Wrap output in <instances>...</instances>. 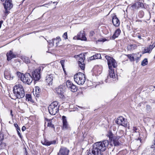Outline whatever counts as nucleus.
<instances>
[{"label": "nucleus", "mask_w": 155, "mask_h": 155, "mask_svg": "<svg viewBox=\"0 0 155 155\" xmlns=\"http://www.w3.org/2000/svg\"><path fill=\"white\" fill-rule=\"evenodd\" d=\"M108 144L107 140L96 142L93 144L91 152H88L87 155H103L102 152L106 150Z\"/></svg>", "instance_id": "obj_1"}, {"label": "nucleus", "mask_w": 155, "mask_h": 155, "mask_svg": "<svg viewBox=\"0 0 155 155\" xmlns=\"http://www.w3.org/2000/svg\"><path fill=\"white\" fill-rule=\"evenodd\" d=\"M13 92L15 95L18 99L22 98L25 96L24 88L21 84H16L14 86Z\"/></svg>", "instance_id": "obj_2"}, {"label": "nucleus", "mask_w": 155, "mask_h": 155, "mask_svg": "<svg viewBox=\"0 0 155 155\" xmlns=\"http://www.w3.org/2000/svg\"><path fill=\"white\" fill-rule=\"evenodd\" d=\"M58 102L55 101L52 103L48 107L49 112L51 115H55L59 111Z\"/></svg>", "instance_id": "obj_3"}, {"label": "nucleus", "mask_w": 155, "mask_h": 155, "mask_svg": "<svg viewBox=\"0 0 155 155\" xmlns=\"http://www.w3.org/2000/svg\"><path fill=\"white\" fill-rule=\"evenodd\" d=\"M74 79L75 81L79 85L83 84L86 80L84 74L80 72L74 75Z\"/></svg>", "instance_id": "obj_4"}, {"label": "nucleus", "mask_w": 155, "mask_h": 155, "mask_svg": "<svg viewBox=\"0 0 155 155\" xmlns=\"http://www.w3.org/2000/svg\"><path fill=\"white\" fill-rule=\"evenodd\" d=\"M105 57L107 60L109 69L115 68L116 67L117 63L114 58L108 55L106 56Z\"/></svg>", "instance_id": "obj_5"}, {"label": "nucleus", "mask_w": 155, "mask_h": 155, "mask_svg": "<svg viewBox=\"0 0 155 155\" xmlns=\"http://www.w3.org/2000/svg\"><path fill=\"white\" fill-rule=\"evenodd\" d=\"M4 8L5 9L4 12L5 16L10 12L8 10H10L13 7L11 0H6L5 3H3Z\"/></svg>", "instance_id": "obj_6"}, {"label": "nucleus", "mask_w": 155, "mask_h": 155, "mask_svg": "<svg viewBox=\"0 0 155 155\" xmlns=\"http://www.w3.org/2000/svg\"><path fill=\"white\" fill-rule=\"evenodd\" d=\"M115 122L117 124L121 125L125 127H127L128 123L127 119L122 116L118 117L115 120Z\"/></svg>", "instance_id": "obj_7"}, {"label": "nucleus", "mask_w": 155, "mask_h": 155, "mask_svg": "<svg viewBox=\"0 0 155 155\" xmlns=\"http://www.w3.org/2000/svg\"><path fill=\"white\" fill-rule=\"evenodd\" d=\"M33 78L29 73L24 74L21 81L24 83L28 84H30L32 82Z\"/></svg>", "instance_id": "obj_8"}, {"label": "nucleus", "mask_w": 155, "mask_h": 155, "mask_svg": "<svg viewBox=\"0 0 155 155\" xmlns=\"http://www.w3.org/2000/svg\"><path fill=\"white\" fill-rule=\"evenodd\" d=\"M41 71V68L39 67L32 72V78L35 81H38L40 79Z\"/></svg>", "instance_id": "obj_9"}, {"label": "nucleus", "mask_w": 155, "mask_h": 155, "mask_svg": "<svg viewBox=\"0 0 155 155\" xmlns=\"http://www.w3.org/2000/svg\"><path fill=\"white\" fill-rule=\"evenodd\" d=\"M78 64L79 66L82 70H84L85 68L84 61L85 60V55L84 54H80L78 55Z\"/></svg>", "instance_id": "obj_10"}, {"label": "nucleus", "mask_w": 155, "mask_h": 155, "mask_svg": "<svg viewBox=\"0 0 155 155\" xmlns=\"http://www.w3.org/2000/svg\"><path fill=\"white\" fill-rule=\"evenodd\" d=\"M66 85L69 89L73 92H76L78 89V87L69 80L67 81Z\"/></svg>", "instance_id": "obj_11"}, {"label": "nucleus", "mask_w": 155, "mask_h": 155, "mask_svg": "<svg viewBox=\"0 0 155 155\" xmlns=\"http://www.w3.org/2000/svg\"><path fill=\"white\" fill-rule=\"evenodd\" d=\"M69 150L67 148L62 147L60 149L58 155H68Z\"/></svg>", "instance_id": "obj_12"}, {"label": "nucleus", "mask_w": 155, "mask_h": 155, "mask_svg": "<svg viewBox=\"0 0 155 155\" xmlns=\"http://www.w3.org/2000/svg\"><path fill=\"white\" fill-rule=\"evenodd\" d=\"M61 41V39L60 37H57L56 38L53 39L51 41L49 40V41H47V42L49 43V42L50 44H51L52 46H54V44L55 43L56 46H57L58 45V43Z\"/></svg>", "instance_id": "obj_13"}, {"label": "nucleus", "mask_w": 155, "mask_h": 155, "mask_svg": "<svg viewBox=\"0 0 155 155\" xmlns=\"http://www.w3.org/2000/svg\"><path fill=\"white\" fill-rule=\"evenodd\" d=\"M62 119L63 121L62 129L63 130L69 129L70 127L67 121L66 117L64 116H63Z\"/></svg>", "instance_id": "obj_14"}, {"label": "nucleus", "mask_w": 155, "mask_h": 155, "mask_svg": "<svg viewBox=\"0 0 155 155\" xmlns=\"http://www.w3.org/2000/svg\"><path fill=\"white\" fill-rule=\"evenodd\" d=\"M53 78V74H50L47 76L46 77V82L49 85H51L52 84V81Z\"/></svg>", "instance_id": "obj_15"}, {"label": "nucleus", "mask_w": 155, "mask_h": 155, "mask_svg": "<svg viewBox=\"0 0 155 155\" xmlns=\"http://www.w3.org/2000/svg\"><path fill=\"white\" fill-rule=\"evenodd\" d=\"M131 7L133 8H138L140 7L144 8L143 3L139 2H135L131 6Z\"/></svg>", "instance_id": "obj_16"}, {"label": "nucleus", "mask_w": 155, "mask_h": 155, "mask_svg": "<svg viewBox=\"0 0 155 155\" xmlns=\"http://www.w3.org/2000/svg\"><path fill=\"white\" fill-rule=\"evenodd\" d=\"M7 60L8 61L11 60L12 59L15 58L16 55L13 53L12 51L10 50L9 52H7L6 54Z\"/></svg>", "instance_id": "obj_17"}, {"label": "nucleus", "mask_w": 155, "mask_h": 155, "mask_svg": "<svg viewBox=\"0 0 155 155\" xmlns=\"http://www.w3.org/2000/svg\"><path fill=\"white\" fill-rule=\"evenodd\" d=\"M112 21L114 25L115 26H118L120 24V21L119 19L116 15L113 17Z\"/></svg>", "instance_id": "obj_18"}, {"label": "nucleus", "mask_w": 155, "mask_h": 155, "mask_svg": "<svg viewBox=\"0 0 155 155\" xmlns=\"http://www.w3.org/2000/svg\"><path fill=\"white\" fill-rule=\"evenodd\" d=\"M119 138L117 137H115L113 139L110 141L111 144H113L114 146H117L120 145V143L119 141Z\"/></svg>", "instance_id": "obj_19"}, {"label": "nucleus", "mask_w": 155, "mask_h": 155, "mask_svg": "<svg viewBox=\"0 0 155 155\" xmlns=\"http://www.w3.org/2000/svg\"><path fill=\"white\" fill-rule=\"evenodd\" d=\"M109 77L113 79V81H115L117 79V77L115 75L114 69L113 68L109 69Z\"/></svg>", "instance_id": "obj_20"}, {"label": "nucleus", "mask_w": 155, "mask_h": 155, "mask_svg": "<svg viewBox=\"0 0 155 155\" xmlns=\"http://www.w3.org/2000/svg\"><path fill=\"white\" fill-rule=\"evenodd\" d=\"M56 140L49 141L46 140H45L43 142H42V144L46 146H50L51 144H55L56 143Z\"/></svg>", "instance_id": "obj_21"}, {"label": "nucleus", "mask_w": 155, "mask_h": 155, "mask_svg": "<svg viewBox=\"0 0 155 155\" xmlns=\"http://www.w3.org/2000/svg\"><path fill=\"white\" fill-rule=\"evenodd\" d=\"M120 32L121 31L120 29L118 28L116 29L115 31L114 34L112 36L110 37V38L111 39L114 40L116 38L118 37L120 35Z\"/></svg>", "instance_id": "obj_22"}, {"label": "nucleus", "mask_w": 155, "mask_h": 155, "mask_svg": "<svg viewBox=\"0 0 155 155\" xmlns=\"http://www.w3.org/2000/svg\"><path fill=\"white\" fill-rule=\"evenodd\" d=\"M4 76L5 78L7 80H10L13 78V77L11 76L10 72L8 70L4 72Z\"/></svg>", "instance_id": "obj_23"}, {"label": "nucleus", "mask_w": 155, "mask_h": 155, "mask_svg": "<svg viewBox=\"0 0 155 155\" xmlns=\"http://www.w3.org/2000/svg\"><path fill=\"white\" fill-rule=\"evenodd\" d=\"M55 91L57 94L61 96L63 95L64 90L63 87L59 86L58 87L56 88Z\"/></svg>", "instance_id": "obj_24"}, {"label": "nucleus", "mask_w": 155, "mask_h": 155, "mask_svg": "<svg viewBox=\"0 0 155 155\" xmlns=\"http://www.w3.org/2000/svg\"><path fill=\"white\" fill-rule=\"evenodd\" d=\"M136 54H125V55L127 56L128 58L129 59L130 61L131 62L134 61V56L136 57Z\"/></svg>", "instance_id": "obj_25"}, {"label": "nucleus", "mask_w": 155, "mask_h": 155, "mask_svg": "<svg viewBox=\"0 0 155 155\" xmlns=\"http://www.w3.org/2000/svg\"><path fill=\"white\" fill-rule=\"evenodd\" d=\"M101 58V55L100 54H96L90 58L91 60L100 59Z\"/></svg>", "instance_id": "obj_26"}, {"label": "nucleus", "mask_w": 155, "mask_h": 155, "mask_svg": "<svg viewBox=\"0 0 155 155\" xmlns=\"http://www.w3.org/2000/svg\"><path fill=\"white\" fill-rule=\"evenodd\" d=\"M25 97L26 100L28 101H30L31 103H33L34 101L32 99L31 96V94H26L25 95Z\"/></svg>", "instance_id": "obj_27"}, {"label": "nucleus", "mask_w": 155, "mask_h": 155, "mask_svg": "<svg viewBox=\"0 0 155 155\" xmlns=\"http://www.w3.org/2000/svg\"><path fill=\"white\" fill-rule=\"evenodd\" d=\"M134 54L136 55H135L136 57L134 56V61L135 60H136L137 63L141 55V54H140L139 53Z\"/></svg>", "instance_id": "obj_28"}, {"label": "nucleus", "mask_w": 155, "mask_h": 155, "mask_svg": "<svg viewBox=\"0 0 155 155\" xmlns=\"http://www.w3.org/2000/svg\"><path fill=\"white\" fill-rule=\"evenodd\" d=\"M107 136L109 137L110 140L111 141L113 139V138L116 137V136H114L113 134L111 132H109L107 134Z\"/></svg>", "instance_id": "obj_29"}, {"label": "nucleus", "mask_w": 155, "mask_h": 155, "mask_svg": "<svg viewBox=\"0 0 155 155\" xmlns=\"http://www.w3.org/2000/svg\"><path fill=\"white\" fill-rule=\"evenodd\" d=\"M107 136L109 137L110 140L111 141L113 139V138L116 137V136H114L113 134L111 132H109L107 134Z\"/></svg>", "instance_id": "obj_30"}, {"label": "nucleus", "mask_w": 155, "mask_h": 155, "mask_svg": "<svg viewBox=\"0 0 155 155\" xmlns=\"http://www.w3.org/2000/svg\"><path fill=\"white\" fill-rule=\"evenodd\" d=\"M135 48V45H130L128 46L127 49L128 50H131L134 49Z\"/></svg>", "instance_id": "obj_31"}, {"label": "nucleus", "mask_w": 155, "mask_h": 155, "mask_svg": "<svg viewBox=\"0 0 155 155\" xmlns=\"http://www.w3.org/2000/svg\"><path fill=\"white\" fill-rule=\"evenodd\" d=\"M24 74L19 72H16L17 77L19 78V79H20L21 80V79H22V76H23Z\"/></svg>", "instance_id": "obj_32"}, {"label": "nucleus", "mask_w": 155, "mask_h": 155, "mask_svg": "<svg viewBox=\"0 0 155 155\" xmlns=\"http://www.w3.org/2000/svg\"><path fill=\"white\" fill-rule=\"evenodd\" d=\"M148 62L147 59L146 58H145V59H144L142 61L141 63V65L142 66H144L146 65H147L148 64Z\"/></svg>", "instance_id": "obj_33"}, {"label": "nucleus", "mask_w": 155, "mask_h": 155, "mask_svg": "<svg viewBox=\"0 0 155 155\" xmlns=\"http://www.w3.org/2000/svg\"><path fill=\"white\" fill-rule=\"evenodd\" d=\"M36 94H37V96L38 95H39V93L41 92V90L39 87H35Z\"/></svg>", "instance_id": "obj_34"}, {"label": "nucleus", "mask_w": 155, "mask_h": 155, "mask_svg": "<svg viewBox=\"0 0 155 155\" xmlns=\"http://www.w3.org/2000/svg\"><path fill=\"white\" fill-rule=\"evenodd\" d=\"M138 15L140 18H143L144 15V12L143 11H140L138 13Z\"/></svg>", "instance_id": "obj_35"}, {"label": "nucleus", "mask_w": 155, "mask_h": 155, "mask_svg": "<svg viewBox=\"0 0 155 155\" xmlns=\"http://www.w3.org/2000/svg\"><path fill=\"white\" fill-rule=\"evenodd\" d=\"M81 35L82 34H81V33L80 34H78L77 36H75L73 38L74 39H77L81 40Z\"/></svg>", "instance_id": "obj_36"}, {"label": "nucleus", "mask_w": 155, "mask_h": 155, "mask_svg": "<svg viewBox=\"0 0 155 155\" xmlns=\"http://www.w3.org/2000/svg\"><path fill=\"white\" fill-rule=\"evenodd\" d=\"M84 32L83 31V33L82 34L81 37V40H84V41H86L87 40V38L84 35Z\"/></svg>", "instance_id": "obj_37"}, {"label": "nucleus", "mask_w": 155, "mask_h": 155, "mask_svg": "<svg viewBox=\"0 0 155 155\" xmlns=\"http://www.w3.org/2000/svg\"><path fill=\"white\" fill-rule=\"evenodd\" d=\"M6 146L5 144L2 142H1L0 145V148L1 149H4Z\"/></svg>", "instance_id": "obj_38"}, {"label": "nucleus", "mask_w": 155, "mask_h": 155, "mask_svg": "<svg viewBox=\"0 0 155 155\" xmlns=\"http://www.w3.org/2000/svg\"><path fill=\"white\" fill-rule=\"evenodd\" d=\"M4 136L3 133L1 131L0 133V142L3 139Z\"/></svg>", "instance_id": "obj_39"}, {"label": "nucleus", "mask_w": 155, "mask_h": 155, "mask_svg": "<svg viewBox=\"0 0 155 155\" xmlns=\"http://www.w3.org/2000/svg\"><path fill=\"white\" fill-rule=\"evenodd\" d=\"M133 132L137 133L139 132L138 130V128L136 127H133Z\"/></svg>", "instance_id": "obj_40"}, {"label": "nucleus", "mask_w": 155, "mask_h": 155, "mask_svg": "<svg viewBox=\"0 0 155 155\" xmlns=\"http://www.w3.org/2000/svg\"><path fill=\"white\" fill-rule=\"evenodd\" d=\"M14 126L16 128L17 131L19 130L20 131V128L18 127V124L17 123H15L14 124Z\"/></svg>", "instance_id": "obj_41"}, {"label": "nucleus", "mask_w": 155, "mask_h": 155, "mask_svg": "<svg viewBox=\"0 0 155 155\" xmlns=\"http://www.w3.org/2000/svg\"><path fill=\"white\" fill-rule=\"evenodd\" d=\"M65 61L64 60H62L60 61V62L62 68H64V64Z\"/></svg>", "instance_id": "obj_42"}, {"label": "nucleus", "mask_w": 155, "mask_h": 155, "mask_svg": "<svg viewBox=\"0 0 155 155\" xmlns=\"http://www.w3.org/2000/svg\"><path fill=\"white\" fill-rule=\"evenodd\" d=\"M48 126L49 127H50L52 128H54V125L52 124V123L50 122L49 123H48Z\"/></svg>", "instance_id": "obj_43"}, {"label": "nucleus", "mask_w": 155, "mask_h": 155, "mask_svg": "<svg viewBox=\"0 0 155 155\" xmlns=\"http://www.w3.org/2000/svg\"><path fill=\"white\" fill-rule=\"evenodd\" d=\"M62 37L65 39H67L68 38L67 32H65L63 35Z\"/></svg>", "instance_id": "obj_44"}, {"label": "nucleus", "mask_w": 155, "mask_h": 155, "mask_svg": "<svg viewBox=\"0 0 155 155\" xmlns=\"http://www.w3.org/2000/svg\"><path fill=\"white\" fill-rule=\"evenodd\" d=\"M24 61L26 63H28L30 62V61L29 59L27 57L25 58H24Z\"/></svg>", "instance_id": "obj_45"}, {"label": "nucleus", "mask_w": 155, "mask_h": 155, "mask_svg": "<svg viewBox=\"0 0 155 155\" xmlns=\"http://www.w3.org/2000/svg\"><path fill=\"white\" fill-rule=\"evenodd\" d=\"M95 34V32L94 31H91L90 32L89 36L91 37Z\"/></svg>", "instance_id": "obj_46"}, {"label": "nucleus", "mask_w": 155, "mask_h": 155, "mask_svg": "<svg viewBox=\"0 0 155 155\" xmlns=\"http://www.w3.org/2000/svg\"><path fill=\"white\" fill-rule=\"evenodd\" d=\"M107 40L106 39H103V38H101V39H98L97 41H99V42H104L105 41H106Z\"/></svg>", "instance_id": "obj_47"}, {"label": "nucleus", "mask_w": 155, "mask_h": 155, "mask_svg": "<svg viewBox=\"0 0 155 155\" xmlns=\"http://www.w3.org/2000/svg\"><path fill=\"white\" fill-rule=\"evenodd\" d=\"M150 53V52L147 48H145L144 49V50L143 51V53Z\"/></svg>", "instance_id": "obj_48"}, {"label": "nucleus", "mask_w": 155, "mask_h": 155, "mask_svg": "<svg viewBox=\"0 0 155 155\" xmlns=\"http://www.w3.org/2000/svg\"><path fill=\"white\" fill-rule=\"evenodd\" d=\"M17 133L18 134L19 136V137L21 139L22 138V136L21 135L20 133V131L19 130H17Z\"/></svg>", "instance_id": "obj_49"}, {"label": "nucleus", "mask_w": 155, "mask_h": 155, "mask_svg": "<svg viewBox=\"0 0 155 155\" xmlns=\"http://www.w3.org/2000/svg\"><path fill=\"white\" fill-rule=\"evenodd\" d=\"M150 53L152 51V47L151 48V46H150V45L147 48Z\"/></svg>", "instance_id": "obj_50"}, {"label": "nucleus", "mask_w": 155, "mask_h": 155, "mask_svg": "<svg viewBox=\"0 0 155 155\" xmlns=\"http://www.w3.org/2000/svg\"><path fill=\"white\" fill-rule=\"evenodd\" d=\"M28 154V153L27 151L26 150V148H25V150L24 151V155H27Z\"/></svg>", "instance_id": "obj_51"}, {"label": "nucleus", "mask_w": 155, "mask_h": 155, "mask_svg": "<svg viewBox=\"0 0 155 155\" xmlns=\"http://www.w3.org/2000/svg\"><path fill=\"white\" fill-rule=\"evenodd\" d=\"M25 129H26V127L25 126H23L22 127V129H21L23 131H24L25 130Z\"/></svg>", "instance_id": "obj_52"}, {"label": "nucleus", "mask_w": 155, "mask_h": 155, "mask_svg": "<svg viewBox=\"0 0 155 155\" xmlns=\"http://www.w3.org/2000/svg\"><path fill=\"white\" fill-rule=\"evenodd\" d=\"M50 3H48V4H45L43 5H42L41 6H44L45 7H47V5H48Z\"/></svg>", "instance_id": "obj_53"}, {"label": "nucleus", "mask_w": 155, "mask_h": 155, "mask_svg": "<svg viewBox=\"0 0 155 155\" xmlns=\"http://www.w3.org/2000/svg\"><path fill=\"white\" fill-rule=\"evenodd\" d=\"M12 110H10V114L12 116V117L13 116V115L12 114Z\"/></svg>", "instance_id": "obj_54"}, {"label": "nucleus", "mask_w": 155, "mask_h": 155, "mask_svg": "<svg viewBox=\"0 0 155 155\" xmlns=\"http://www.w3.org/2000/svg\"><path fill=\"white\" fill-rule=\"evenodd\" d=\"M150 46H151V48L152 47V49L155 47V45L153 46V45H150Z\"/></svg>", "instance_id": "obj_55"}, {"label": "nucleus", "mask_w": 155, "mask_h": 155, "mask_svg": "<svg viewBox=\"0 0 155 155\" xmlns=\"http://www.w3.org/2000/svg\"><path fill=\"white\" fill-rule=\"evenodd\" d=\"M137 37L140 39H142L141 38V36L140 35H138V36H137Z\"/></svg>", "instance_id": "obj_56"}, {"label": "nucleus", "mask_w": 155, "mask_h": 155, "mask_svg": "<svg viewBox=\"0 0 155 155\" xmlns=\"http://www.w3.org/2000/svg\"><path fill=\"white\" fill-rule=\"evenodd\" d=\"M45 120L46 121H47L48 122H50L51 121V120L48 119V118H45Z\"/></svg>", "instance_id": "obj_57"}, {"label": "nucleus", "mask_w": 155, "mask_h": 155, "mask_svg": "<svg viewBox=\"0 0 155 155\" xmlns=\"http://www.w3.org/2000/svg\"><path fill=\"white\" fill-rule=\"evenodd\" d=\"M155 145H154V144L153 145H152L151 146V148H155Z\"/></svg>", "instance_id": "obj_58"}, {"label": "nucleus", "mask_w": 155, "mask_h": 155, "mask_svg": "<svg viewBox=\"0 0 155 155\" xmlns=\"http://www.w3.org/2000/svg\"><path fill=\"white\" fill-rule=\"evenodd\" d=\"M63 68V71H64L65 74H66V71H65V68H64H64Z\"/></svg>", "instance_id": "obj_59"}, {"label": "nucleus", "mask_w": 155, "mask_h": 155, "mask_svg": "<svg viewBox=\"0 0 155 155\" xmlns=\"http://www.w3.org/2000/svg\"><path fill=\"white\" fill-rule=\"evenodd\" d=\"M153 144H154V145L155 146V139H154V142L153 143Z\"/></svg>", "instance_id": "obj_60"}, {"label": "nucleus", "mask_w": 155, "mask_h": 155, "mask_svg": "<svg viewBox=\"0 0 155 155\" xmlns=\"http://www.w3.org/2000/svg\"><path fill=\"white\" fill-rule=\"evenodd\" d=\"M2 2H3L5 0H1Z\"/></svg>", "instance_id": "obj_61"}, {"label": "nucleus", "mask_w": 155, "mask_h": 155, "mask_svg": "<svg viewBox=\"0 0 155 155\" xmlns=\"http://www.w3.org/2000/svg\"><path fill=\"white\" fill-rule=\"evenodd\" d=\"M55 3H56V2H53V3H54V4H55Z\"/></svg>", "instance_id": "obj_62"}, {"label": "nucleus", "mask_w": 155, "mask_h": 155, "mask_svg": "<svg viewBox=\"0 0 155 155\" xmlns=\"http://www.w3.org/2000/svg\"><path fill=\"white\" fill-rule=\"evenodd\" d=\"M154 135L155 136V132L154 133Z\"/></svg>", "instance_id": "obj_63"}, {"label": "nucleus", "mask_w": 155, "mask_h": 155, "mask_svg": "<svg viewBox=\"0 0 155 155\" xmlns=\"http://www.w3.org/2000/svg\"><path fill=\"white\" fill-rule=\"evenodd\" d=\"M154 58H155V56H154Z\"/></svg>", "instance_id": "obj_64"}]
</instances>
